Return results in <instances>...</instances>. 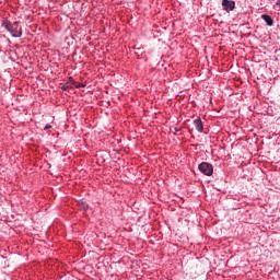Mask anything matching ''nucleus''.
I'll list each match as a JSON object with an SVG mask.
<instances>
[{
	"mask_svg": "<svg viewBox=\"0 0 280 280\" xmlns=\"http://www.w3.org/2000/svg\"><path fill=\"white\" fill-rule=\"evenodd\" d=\"M2 27L8 30L13 38H21L23 36V27H21V22L11 23L8 20H3Z\"/></svg>",
	"mask_w": 280,
	"mask_h": 280,
	"instance_id": "nucleus-1",
	"label": "nucleus"
},
{
	"mask_svg": "<svg viewBox=\"0 0 280 280\" xmlns=\"http://www.w3.org/2000/svg\"><path fill=\"white\" fill-rule=\"evenodd\" d=\"M199 172L203 174L205 176H213V164L208 163V162H201L198 165Z\"/></svg>",
	"mask_w": 280,
	"mask_h": 280,
	"instance_id": "nucleus-2",
	"label": "nucleus"
},
{
	"mask_svg": "<svg viewBox=\"0 0 280 280\" xmlns=\"http://www.w3.org/2000/svg\"><path fill=\"white\" fill-rule=\"evenodd\" d=\"M222 8L225 12H233L235 10V1L233 0H222Z\"/></svg>",
	"mask_w": 280,
	"mask_h": 280,
	"instance_id": "nucleus-3",
	"label": "nucleus"
},
{
	"mask_svg": "<svg viewBox=\"0 0 280 280\" xmlns=\"http://www.w3.org/2000/svg\"><path fill=\"white\" fill-rule=\"evenodd\" d=\"M194 126L196 127V130L198 132H203L205 130V124H202V119L200 117H197L195 120H194Z\"/></svg>",
	"mask_w": 280,
	"mask_h": 280,
	"instance_id": "nucleus-4",
	"label": "nucleus"
},
{
	"mask_svg": "<svg viewBox=\"0 0 280 280\" xmlns=\"http://www.w3.org/2000/svg\"><path fill=\"white\" fill-rule=\"evenodd\" d=\"M262 21H265L266 25H268V27H272V25H275V20H272V16L268 15V14H262L261 15Z\"/></svg>",
	"mask_w": 280,
	"mask_h": 280,
	"instance_id": "nucleus-5",
	"label": "nucleus"
},
{
	"mask_svg": "<svg viewBox=\"0 0 280 280\" xmlns=\"http://www.w3.org/2000/svg\"><path fill=\"white\" fill-rule=\"evenodd\" d=\"M69 89H71V84L69 83H65L63 85H61V91H69Z\"/></svg>",
	"mask_w": 280,
	"mask_h": 280,
	"instance_id": "nucleus-6",
	"label": "nucleus"
},
{
	"mask_svg": "<svg viewBox=\"0 0 280 280\" xmlns=\"http://www.w3.org/2000/svg\"><path fill=\"white\" fill-rule=\"evenodd\" d=\"M81 207H82V209H84V211H86V209H89V203L82 202Z\"/></svg>",
	"mask_w": 280,
	"mask_h": 280,
	"instance_id": "nucleus-7",
	"label": "nucleus"
},
{
	"mask_svg": "<svg viewBox=\"0 0 280 280\" xmlns=\"http://www.w3.org/2000/svg\"><path fill=\"white\" fill-rule=\"evenodd\" d=\"M84 86H86L84 83H80L79 85H77V89H84Z\"/></svg>",
	"mask_w": 280,
	"mask_h": 280,
	"instance_id": "nucleus-8",
	"label": "nucleus"
},
{
	"mask_svg": "<svg viewBox=\"0 0 280 280\" xmlns=\"http://www.w3.org/2000/svg\"><path fill=\"white\" fill-rule=\"evenodd\" d=\"M49 128H51V125H46V126L44 127V130H49Z\"/></svg>",
	"mask_w": 280,
	"mask_h": 280,
	"instance_id": "nucleus-9",
	"label": "nucleus"
},
{
	"mask_svg": "<svg viewBox=\"0 0 280 280\" xmlns=\"http://www.w3.org/2000/svg\"><path fill=\"white\" fill-rule=\"evenodd\" d=\"M69 80H70L71 82H73V78H72V77H70Z\"/></svg>",
	"mask_w": 280,
	"mask_h": 280,
	"instance_id": "nucleus-10",
	"label": "nucleus"
}]
</instances>
